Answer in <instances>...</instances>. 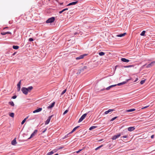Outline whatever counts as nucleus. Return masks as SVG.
<instances>
[{
  "mask_svg": "<svg viewBox=\"0 0 155 155\" xmlns=\"http://www.w3.org/2000/svg\"><path fill=\"white\" fill-rule=\"evenodd\" d=\"M126 34V33H124L122 34L118 35H117V36L118 37H122L124 36Z\"/></svg>",
  "mask_w": 155,
  "mask_h": 155,
  "instance_id": "obj_21",
  "label": "nucleus"
},
{
  "mask_svg": "<svg viewBox=\"0 0 155 155\" xmlns=\"http://www.w3.org/2000/svg\"><path fill=\"white\" fill-rule=\"evenodd\" d=\"M62 147H61L59 148V149H62Z\"/></svg>",
  "mask_w": 155,
  "mask_h": 155,
  "instance_id": "obj_54",
  "label": "nucleus"
},
{
  "mask_svg": "<svg viewBox=\"0 0 155 155\" xmlns=\"http://www.w3.org/2000/svg\"><path fill=\"white\" fill-rule=\"evenodd\" d=\"M78 3V1H76L74 2H73L71 3H69L67 5V6H70L73 5H74L77 4Z\"/></svg>",
  "mask_w": 155,
  "mask_h": 155,
  "instance_id": "obj_16",
  "label": "nucleus"
},
{
  "mask_svg": "<svg viewBox=\"0 0 155 155\" xmlns=\"http://www.w3.org/2000/svg\"><path fill=\"white\" fill-rule=\"evenodd\" d=\"M96 127H97L96 126H92V127H90V128H89V130H91L92 129H95Z\"/></svg>",
  "mask_w": 155,
  "mask_h": 155,
  "instance_id": "obj_29",
  "label": "nucleus"
},
{
  "mask_svg": "<svg viewBox=\"0 0 155 155\" xmlns=\"http://www.w3.org/2000/svg\"><path fill=\"white\" fill-rule=\"evenodd\" d=\"M52 116H53V115H51L48 117V119L45 121V125H47L49 123L50 121V120L51 119V118L52 117Z\"/></svg>",
  "mask_w": 155,
  "mask_h": 155,
  "instance_id": "obj_8",
  "label": "nucleus"
},
{
  "mask_svg": "<svg viewBox=\"0 0 155 155\" xmlns=\"http://www.w3.org/2000/svg\"><path fill=\"white\" fill-rule=\"evenodd\" d=\"M16 52H15L12 54V55H14L16 54Z\"/></svg>",
  "mask_w": 155,
  "mask_h": 155,
  "instance_id": "obj_51",
  "label": "nucleus"
},
{
  "mask_svg": "<svg viewBox=\"0 0 155 155\" xmlns=\"http://www.w3.org/2000/svg\"><path fill=\"white\" fill-rule=\"evenodd\" d=\"M148 106H146V107H144L143 108H147V107H148Z\"/></svg>",
  "mask_w": 155,
  "mask_h": 155,
  "instance_id": "obj_53",
  "label": "nucleus"
},
{
  "mask_svg": "<svg viewBox=\"0 0 155 155\" xmlns=\"http://www.w3.org/2000/svg\"><path fill=\"white\" fill-rule=\"evenodd\" d=\"M8 28V27H5V28H4V29H5L6 28Z\"/></svg>",
  "mask_w": 155,
  "mask_h": 155,
  "instance_id": "obj_52",
  "label": "nucleus"
},
{
  "mask_svg": "<svg viewBox=\"0 0 155 155\" xmlns=\"http://www.w3.org/2000/svg\"><path fill=\"white\" fill-rule=\"evenodd\" d=\"M146 65V64H144L143 65V66H145Z\"/></svg>",
  "mask_w": 155,
  "mask_h": 155,
  "instance_id": "obj_55",
  "label": "nucleus"
},
{
  "mask_svg": "<svg viewBox=\"0 0 155 155\" xmlns=\"http://www.w3.org/2000/svg\"><path fill=\"white\" fill-rule=\"evenodd\" d=\"M103 146V145H101L95 149V150H97Z\"/></svg>",
  "mask_w": 155,
  "mask_h": 155,
  "instance_id": "obj_33",
  "label": "nucleus"
},
{
  "mask_svg": "<svg viewBox=\"0 0 155 155\" xmlns=\"http://www.w3.org/2000/svg\"><path fill=\"white\" fill-rule=\"evenodd\" d=\"M55 20V18L54 17H52L48 18L46 21L47 23H51L54 21Z\"/></svg>",
  "mask_w": 155,
  "mask_h": 155,
  "instance_id": "obj_3",
  "label": "nucleus"
},
{
  "mask_svg": "<svg viewBox=\"0 0 155 155\" xmlns=\"http://www.w3.org/2000/svg\"><path fill=\"white\" fill-rule=\"evenodd\" d=\"M151 139H153L154 138V135H153L151 136Z\"/></svg>",
  "mask_w": 155,
  "mask_h": 155,
  "instance_id": "obj_47",
  "label": "nucleus"
},
{
  "mask_svg": "<svg viewBox=\"0 0 155 155\" xmlns=\"http://www.w3.org/2000/svg\"><path fill=\"white\" fill-rule=\"evenodd\" d=\"M99 54L101 56H103L105 54V53L103 52H101L99 53Z\"/></svg>",
  "mask_w": 155,
  "mask_h": 155,
  "instance_id": "obj_26",
  "label": "nucleus"
},
{
  "mask_svg": "<svg viewBox=\"0 0 155 155\" xmlns=\"http://www.w3.org/2000/svg\"><path fill=\"white\" fill-rule=\"evenodd\" d=\"M47 130V128H45V129H44V130L42 131V133H44Z\"/></svg>",
  "mask_w": 155,
  "mask_h": 155,
  "instance_id": "obj_42",
  "label": "nucleus"
},
{
  "mask_svg": "<svg viewBox=\"0 0 155 155\" xmlns=\"http://www.w3.org/2000/svg\"><path fill=\"white\" fill-rule=\"evenodd\" d=\"M68 111V110H66L64 112L63 114V115H65L66 114Z\"/></svg>",
  "mask_w": 155,
  "mask_h": 155,
  "instance_id": "obj_39",
  "label": "nucleus"
},
{
  "mask_svg": "<svg viewBox=\"0 0 155 155\" xmlns=\"http://www.w3.org/2000/svg\"><path fill=\"white\" fill-rule=\"evenodd\" d=\"M80 127V126H77L75 127H74L73 130L69 133V134H71L73 133L74 131L77 128H78Z\"/></svg>",
  "mask_w": 155,
  "mask_h": 155,
  "instance_id": "obj_18",
  "label": "nucleus"
},
{
  "mask_svg": "<svg viewBox=\"0 0 155 155\" xmlns=\"http://www.w3.org/2000/svg\"><path fill=\"white\" fill-rule=\"evenodd\" d=\"M121 60L123 62H126V63L129 62L130 61L129 60L127 59L124 58H121Z\"/></svg>",
  "mask_w": 155,
  "mask_h": 155,
  "instance_id": "obj_12",
  "label": "nucleus"
},
{
  "mask_svg": "<svg viewBox=\"0 0 155 155\" xmlns=\"http://www.w3.org/2000/svg\"><path fill=\"white\" fill-rule=\"evenodd\" d=\"M28 117H27L26 118H25V119H24L22 121V122H21V124H23L25 122V121H26V120L28 118Z\"/></svg>",
  "mask_w": 155,
  "mask_h": 155,
  "instance_id": "obj_28",
  "label": "nucleus"
},
{
  "mask_svg": "<svg viewBox=\"0 0 155 155\" xmlns=\"http://www.w3.org/2000/svg\"><path fill=\"white\" fill-rule=\"evenodd\" d=\"M17 143L16 141V138H14L13 140L12 141L11 144L12 145H15Z\"/></svg>",
  "mask_w": 155,
  "mask_h": 155,
  "instance_id": "obj_13",
  "label": "nucleus"
},
{
  "mask_svg": "<svg viewBox=\"0 0 155 155\" xmlns=\"http://www.w3.org/2000/svg\"><path fill=\"white\" fill-rule=\"evenodd\" d=\"M88 55L87 54H85L82 55H81L78 57H77L76 58V60H79L83 58L84 57Z\"/></svg>",
  "mask_w": 155,
  "mask_h": 155,
  "instance_id": "obj_5",
  "label": "nucleus"
},
{
  "mask_svg": "<svg viewBox=\"0 0 155 155\" xmlns=\"http://www.w3.org/2000/svg\"><path fill=\"white\" fill-rule=\"evenodd\" d=\"M128 134L126 135L125 136H123L121 137V138H127L128 137Z\"/></svg>",
  "mask_w": 155,
  "mask_h": 155,
  "instance_id": "obj_38",
  "label": "nucleus"
},
{
  "mask_svg": "<svg viewBox=\"0 0 155 155\" xmlns=\"http://www.w3.org/2000/svg\"><path fill=\"white\" fill-rule=\"evenodd\" d=\"M87 68V67L86 66H84L82 68L78 70L77 74H80L81 72H83L84 71V70L86 69Z\"/></svg>",
  "mask_w": 155,
  "mask_h": 155,
  "instance_id": "obj_2",
  "label": "nucleus"
},
{
  "mask_svg": "<svg viewBox=\"0 0 155 155\" xmlns=\"http://www.w3.org/2000/svg\"><path fill=\"white\" fill-rule=\"evenodd\" d=\"M38 132V130H35L31 134L30 137H29L28 139H30L32 137H33L34 136L35 134H36Z\"/></svg>",
  "mask_w": 155,
  "mask_h": 155,
  "instance_id": "obj_11",
  "label": "nucleus"
},
{
  "mask_svg": "<svg viewBox=\"0 0 155 155\" xmlns=\"http://www.w3.org/2000/svg\"><path fill=\"white\" fill-rule=\"evenodd\" d=\"M1 34L2 35H5L6 34V32H2Z\"/></svg>",
  "mask_w": 155,
  "mask_h": 155,
  "instance_id": "obj_41",
  "label": "nucleus"
},
{
  "mask_svg": "<svg viewBox=\"0 0 155 155\" xmlns=\"http://www.w3.org/2000/svg\"><path fill=\"white\" fill-rule=\"evenodd\" d=\"M33 39L32 38H30L28 39V41H33Z\"/></svg>",
  "mask_w": 155,
  "mask_h": 155,
  "instance_id": "obj_40",
  "label": "nucleus"
},
{
  "mask_svg": "<svg viewBox=\"0 0 155 155\" xmlns=\"http://www.w3.org/2000/svg\"><path fill=\"white\" fill-rule=\"evenodd\" d=\"M42 110V108H38L37 109H36V110H34L33 111V113H35L37 112H39L41 111Z\"/></svg>",
  "mask_w": 155,
  "mask_h": 155,
  "instance_id": "obj_14",
  "label": "nucleus"
},
{
  "mask_svg": "<svg viewBox=\"0 0 155 155\" xmlns=\"http://www.w3.org/2000/svg\"><path fill=\"white\" fill-rule=\"evenodd\" d=\"M6 34H10L12 35V33L10 31H7L6 32Z\"/></svg>",
  "mask_w": 155,
  "mask_h": 155,
  "instance_id": "obj_44",
  "label": "nucleus"
},
{
  "mask_svg": "<svg viewBox=\"0 0 155 155\" xmlns=\"http://www.w3.org/2000/svg\"><path fill=\"white\" fill-rule=\"evenodd\" d=\"M21 91L25 95H27L28 94V92L27 88L25 87H22L21 89Z\"/></svg>",
  "mask_w": 155,
  "mask_h": 155,
  "instance_id": "obj_4",
  "label": "nucleus"
},
{
  "mask_svg": "<svg viewBox=\"0 0 155 155\" xmlns=\"http://www.w3.org/2000/svg\"><path fill=\"white\" fill-rule=\"evenodd\" d=\"M68 9V8H66L63 9L62 10H63V11L64 12V11H65L66 10H67Z\"/></svg>",
  "mask_w": 155,
  "mask_h": 155,
  "instance_id": "obj_45",
  "label": "nucleus"
},
{
  "mask_svg": "<svg viewBox=\"0 0 155 155\" xmlns=\"http://www.w3.org/2000/svg\"><path fill=\"white\" fill-rule=\"evenodd\" d=\"M17 97V96L16 95H14L12 97V98L15 99Z\"/></svg>",
  "mask_w": 155,
  "mask_h": 155,
  "instance_id": "obj_43",
  "label": "nucleus"
},
{
  "mask_svg": "<svg viewBox=\"0 0 155 155\" xmlns=\"http://www.w3.org/2000/svg\"><path fill=\"white\" fill-rule=\"evenodd\" d=\"M120 135L121 134L120 133L117 134V135H115L112 137V139L113 140H115L119 137L120 136Z\"/></svg>",
  "mask_w": 155,
  "mask_h": 155,
  "instance_id": "obj_7",
  "label": "nucleus"
},
{
  "mask_svg": "<svg viewBox=\"0 0 155 155\" xmlns=\"http://www.w3.org/2000/svg\"><path fill=\"white\" fill-rule=\"evenodd\" d=\"M54 153V152L53 151H51L50 152L48 153L47 155H50L53 154Z\"/></svg>",
  "mask_w": 155,
  "mask_h": 155,
  "instance_id": "obj_31",
  "label": "nucleus"
},
{
  "mask_svg": "<svg viewBox=\"0 0 155 155\" xmlns=\"http://www.w3.org/2000/svg\"><path fill=\"white\" fill-rule=\"evenodd\" d=\"M116 86V85H115V84L112 85H110V86H109L108 87H107L106 89L104 88V89H101V91H103V90H105V89H106L107 90H108L111 88L113 87H115Z\"/></svg>",
  "mask_w": 155,
  "mask_h": 155,
  "instance_id": "obj_9",
  "label": "nucleus"
},
{
  "mask_svg": "<svg viewBox=\"0 0 155 155\" xmlns=\"http://www.w3.org/2000/svg\"><path fill=\"white\" fill-rule=\"evenodd\" d=\"M114 109H109L108 110L105 111L104 113V114H107L109 113H110L111 112L114 111Z\"/></svg>",
  "mask_w": 155,
  "mask_h": 155,
  "instance_id": "obj_15",
  "label": "nucleus"
},
{
  "mask_svg": "<svg viewBox=\"0 0 155 155\" xmlns=\"http://www.w3.org/2000/svg\"><path fill=\"white\" fill-rule=\"evenodd\" d=\"M130 79H127L126 80V81H123L122 82L118 83L117 84H116L115 85H116V86H120L121 85H122L125 84H126L127 83V82L128 81H129Z\"/></svg>",
  "mask_w": 155,
  "mask_h": 155,
  "instance_id": "obj_6",
  "label": "nucleus"
},
{
  "mask_svg": "<svg viewBox=\"0 0 155 155\" xmlns=\"http://www.w3.org/2000/svg\"><path fill=\"white\" fill-rule=\"evenodd\" d=\"M64 12L63 11V10H62V11H60L59 12V14H61L63 12Z\"/></svg>",
  "mask_w": 155,
  "mask_h": 155,
  "instance_id": "obj_49",
  "label": "nucleus"
},
{
  "mask_svg": "<svg viewBox=\"0 0 155 155\" xmlns=\"http://www.w3.org/2000/svg\"><path fill=\"white\" fill-rule=\"evenodd\" d=\"M138 80V78H137L134 81V82H136Z\"/></svg>",
  "mask_w": 155,
  "mask_h": 155,
  "instance_id": "obj_46",
  "label": "nucleus"
},
{
  "mask_svg": "<svg viewBox=\"0 0 155 155\" xmlns=\"http://www.w3.org/2000/svg\"><path fill=\"white\" fill-rule=\"evenodd\" d=\"M146 67L147 68H150V66H149V65L148 64V65H147Z\"/></svg>",
  "mask_w": 155,
  "mask_h": 155,
  "instance_id": "obj_48",
  "label": "nucleus"
},
{
  "mask_svg": "<svg viewBox=\"0 0 155 155\" xmlns=\"http://www.w3.org/2000/svg\"><path fill=\"white\" fill-rule=\"evenodd\" d=\"M145 80H143L140 81V83L141 84H143L144 82H145Z\"/></svg>",
  "mask_w": 155,
  "mask_h": 155,
  "instance_id": "obj_34",
  "label": "nucleus"
},
{
  "mask_svg": "<svg viewBox=\"0 0 155 155\" xmlns=\"http://www.w3.org/2000/svg\"><path fill=\"white\" fill-rule=\"evenodd\" d=\"M12 48L14 49L17 50L19 48V47L17 45H13Z\"/></svg>",
  "mask_w": 155,
  "mask_h": 155,
  "instance_id": "obj_23",
  "label": "nucleus"
},
{
  "mask_svg": "<svg viewBox=\"0 0 155 155\" xmlns=\"http://www.w3.org/2000/svg\"><path fill=\"white\" fill-rule=\"evenodd\" d=\"M134 67L133 65H129L128 66H124V67L125 68H128Z\"/></svg>",
  "mask_w": 155,
  "mask_h": 155,
  "instance_id": "obj_32",
  "label": "nucleus"
},
{
  "mask_svg": "<svg viewBox=\"0 0 155 155\" xmlns=\"http://www.w3.org/2000/svg\"><path fill=\"white\" fill-rule=\"evenodd\" d=\"M89 112L83 114L79 119L78 122L80 123V122H81L85 118L87 114Z\"/></svg>",
  "mask_w": 155,
  "mask_h": 155,
  "instance_id": "obj_1",
  "label": "nucleus"
},
{
  "mask_svg": "<svg viewBox=\"0 0 155 155\" xmlns=\"http://www.w3.org/2000/svg\"><path fill=\"white\" fill-rule=\"evenodd\" d=\"M134 127H131L128 128V130L129 131H132L135 129Z\"/></svg>",
  "mask_w": 155,
  "mask_h": 155,
  "instance_id": "obj_17",
  "label": "nucleus"
},
{
  "mask_svg": "<svg viewBox=\"0 0 155 155\" xmlns=\"http://www.w3.org/2000/svg\"><path fill=\"white\" fill-rule=\"evenodd\" d=\"M33 87L32 86H29L28 88H27V89L28 90V92H30V91L33 89Z\"/></svg>",
  "mask_w": 155,
  "mask_h": 155,
  "instance_id": "obj_20",
  "label": "nucleus"
},
{
  "mask_svg": "<svg viewBox=\"0 0 155 155\" xmlns=\"http://www.w3.org/2000/svg\"><path fill=\"white\" fill-rule=\"evenodd\" d=\"M54 104H55V102H53V103H52L51 104V105L48 106L47 107V108L48 109H49L51 108L52 107H53L54 106Z\"/></svg>",
  "mask_w": 155,
  "mask_h": 155,
  "instance_id": "obj_19",
  "label": "nucleus"
},
{
  "mask_svg": "<svg viewBox=\"0 0 155 155\" xmlns=\"http://www.w3.org/2000/svg\"><path fill=\"white\" fill-rule=\"evenodd\" d=\"M69 134V133H68V134L67 135H65V136L64 137H63L62 138H63V139H64L66 138H67V137H68V135L69 134Z\"/></svg>",
  "mask_w": 155,
  "mask_h": 155,
  "instance_id": "obj_37",
  "label": "nucleus"
},
{
  "mask_svg": "<svg viewBox=\"0 0 155 155\" xmlns=\"http://www.w3.org/2000/svg\"><path fill=\"white\" fill-rule=\"evenodd\" d=\"M135 110V109H130L128 110H127V112H132V111H134Z\"/></svg>",
  "mask_w": 155,
  "mask_h": 155,
  "instance_id": "obj_25",
  "label": "nucleus"
},
{
  "mask_svg": "<svg viewBox=\"0 0 155 155\" xmlns=\"http://www.w3.org/2000/svg\"><path fill=\"white\" fill-rule=\"evenodd\" d=\"M145 32L146 31H143L141 33L140 35L142 36L145 35Z\"/></svg>",
  "mask_w": 155,
  "mask_h": 155,
  "instance_id": "obj_30",
  "label": "nucleus"
},
{
  "mask_svg": "<svg viewBox=\"0 0 155 155\" xmlns=\"http://www.w3.org/2000/svg\"><path fill=\"white\" fill-rule=\"evenodd\" d=\"M155 64V61H153L151 63H150L148 64L150 66V67L153 66Z\"/></svg>",
  "mask_w": 155,
  "mask_h": 155,
  "instance_id": "obj_22",
  "label": "nucleus"
},
{
  "mask_svg": "<svg viewBox=\"0 0 155 155\" xmlns=\"http://www.w3.org/2000/svg\"><path fill=\"white\" fill-rule=\"evenodd\" d=\"M9 115L12 117H14V114L13 113H11L9 114Z\"/></svg>",
  "mask_w": 155,
  "mask_h": 155,
  "instance_id": "obj_27",
  "label": "nucleus"
},
{
  "mask_svg": "<svg viewBox=\"0 0 155 155\" xmlns=\"http://www.w3.org/2000/svg\"><path fill=\"white\" fill-rule=\"evenodd\" d=\"M117 66H116L115 67V68H116L117 67Z\"/></svg>",
  "mask_w": 155,
  "mask_h": 155,
  "instance_id": "obj_56",
  "label": "nucleus"
},
{
  "mask_svg": "<svg viewBox=\"0 0 155 155\" xmlns=\"http://www.w3.org/2000/svg\"><path fill=\"white\" fill-rule=\"evenodd\" d=\"M82 150V149H81V150H78V151H77V152H76L77 153H79L80 151H81Z\"/></svg>",
  "mask_w": 155,
  "mask_h": 155,
  "instance_id": "obj_50",
  "label": "nucleus"
},
{
  "mask_svg": "<svg viewBox=\"0 0 155 155\" xmlns=\"http://www.w3.org/2000/svg\"><path fill=\"white\" fill-rule=\"evenodd\" d=\"M117 117H114L112 118L110 120V121H113L114 120H115V119H117Z\"/></svg>",
  "mask_w": 155,
  "mask_h": 155,
  "instance_id": "obj_36",
  "label": "nucleus"
},
{
  "mask_svg": "<svg viewBox=\"0 0 155 155\" xmlns=\"http://www.w3.org/2000/svg\"><path fill=\"white\" fill-rule=\"evenodd\" d=\"M21 80H20L18 83L17 86V91H19L21 89Z\"/></svg>",
  "mask_w": 155,
  "mask_h": 155,
  "instance_id": "obj_10",
  "label": "nucleus"
},
{
  "mask_svg": "<svg viewBox=\"0 0 155 155\" xmlns=\"http://www.w3.org/2000/svg\"><path fill=\"white\" fill-rule=\"evenodd\" d=\"M8 104L12 106H14V102L13 101H10L9 102Z\"/></svg>",
  "mask_w": 155,
  "mask_h": 155,
  "instance_id": "obj_24",
  "label": "nucleus"
},
{
  "mask_svg": "<svg viewBox=\"0 0 155 155\" xmlns=\"http://www.w3.org/2000/svg\"><path fill=\"white\" fill-rule=\"evenodd\" d=\"M66 91V89H65L62 92V93L61 94V95H63Z\"/></svg>",
  "mask_w": 155,
  "mask_h": 155,
  "instance_id": "obj_35",
  "label": "nucleus"
},
{
  "mask_svg": "<svg viewBox=\"0 0 155 155\" xmlns=\"http://www.w3.org/2000/svg\"><path fill=\"white\" fill-rule=\"evenodd\" d=\"M48 0L49 1H50L51 0Z\"/></svg>",
  "mask_w": 155,
  "mask_h": 155,
  "instance_id": "obj_57",
  "label": "nucleus"
}]
</instances>
